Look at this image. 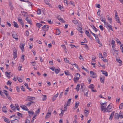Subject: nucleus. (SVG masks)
I'll return each mask as SVG.
<instances>
[{"instance_id":"nucleus-1","label":"nucleus","mask_w":123,"mask_h":123,"mask_svg":"<svg viewBox=\"0 0 123 123\" xmlns=\"http://www.w3.org/2000/svg\"><path fill=\"white\" fill-rule=\"evenodd\" d=\"M107 105L106 102L101 104V111H103L104 112H106L107 108L106 107Z\"/></svg>"},{"instance_id":"nucleus-2","label":"nucleus","mask_w":123,"mask_h":123,"mask_svg":"<svg viewBox=\"0 0 123 123\" xmlns=\"http://www.w3.org/2000/svg\"><path fill=\"white\" fill-rule=\"evenodd\" d=\"M75 76V77H74V82L76 83L77 81L79 79L80 75L79 73H77L76 74Z\"/></svg>"},{"instance_id":"nucleus-3","label":"nucleus","mask_w":123,"mask_h":123,"mask_svg":"<svg viewBox=\"0 0 123 123\" xmlns=\"http://www.w3.org/2000/svg\"><path fill=\"white\" fill-rule=\"evenodd\" d=\"M12 36L15 39L16 41L18 40V38L17 34L15 31L13 32V33L12 34Z\"/></svg>"},{"instance_id":"nucleus-4","label":"nucleus","mask_w":123,"mask_h":123,"mask_svg":"<svg viewBox=\"0 0 123 123\" xmlns=\"http://www.w3.org/2000/svg\"><path fill=\"white\" fill-rule=\"evenodd\" d=\"M49 26L47 25H44L42 27V28L44 29L43 30L45 32L46 31H47L49 29Z\"/></svg>"},{"instance_id":"nucleus-5","label":"nucleus","mask_w":123,"mask_h":123,"mask_svg":"<svg viewBox=\"0 0 123 123\" xmlns=\"http://www.w3.org/2000/svg\"><path fill=\"white\" fill-rule=\"evenodd\" d=\"M20 106L21 108L24 110L27 111L29 110V109H28L27 107L24 105H22Z\"/></svg>"},{"instance_id":"nucleus-6","label":"nucleus","mask_w":123,"mask_h":123,"mask_svg":"<svg viewBox=\"0 0 123 123\" xmlns=\"http://www.w3.org/2000/svg\"><path fill=\"white\" fill-rule=\"evenodd\" d=\"M13 58L15 59L17 57V51L16 49H14L13 51Z\"/></svg>"},{"instance_id":"nucleus-7","label":"nucleus","mask_w":123,"mask_h":123,"mask_svg":"<svg viewBox=\"0 0 123 123\" xmlns=\"http://www.w3.org/2000/svg\"><path fill=\"white\" fill-rule=\"evenodd\" d=\"M25 45V44L24 43H21L20 45V47L22 51H24V46Z\"/></svg>"},{"instance_id":"nucleus-8","label":"nucleus","mask_w":123,"mask_h":123,"mask_svg":"<svg viewBox=\"0 0 123 123\" xmlns=\"http://www.w3.org/2000/svg\"><path fill=\"white\" fill-rule=\"evenodd\" d=\"M27 99H26V101H31V100H33L34 99H35L34 97L30 96H28L27 98Z\"/></svg>"},{"instance_id":"nucleus-9","label":"nucleus","mask_w":123,"mask_h":123,"mask_svg":"<svg viewBox=\"0 0 123 123\" xmlns=\"http://www.w3.org/2000/svg\"><path fill=\"white\" fill-rule=\"evenodd\" d=\"M35 103V102L33 101H30L28 103L26 104V105L28 106H29Z\"/></svg>"},{"instance_id":"nucleus-10","label":"nucleus","mask_w":123,"mask_h":123,"mask_svg":"<svg viewBox=\"0 0 123 123\" xmlns=\"http://www.w3.org/2000/svg\"><path fill=\"white\" fill-rule=\"evenodd\" d=\"M90 73L91 74H92L93 75L92 76L93 78H96L97 76L96 74L95 73H94L92 71H91L90 72Z\"/></svg>"},{"instance_id":"nucleus-11","label":"nucleus","mask_w":123,"mask_h":123,"mask_svg":"<svg viewBox=\"0 0 123 123\" xmlns=\"http://www.w3.org/2000/svg\"><path fill=\"white\" fill-rule=\"evenodd\" d=\"M112 107L109 104L108 105L107 108L106 112H111V111L110 110V109H111Z\"/></svg>"},{"instance_id":"nucleus-12","label":"nucleus","mask_w":123,"mask_h":123,"mask_svg":"<svg viewBox=\"0 0 123 123\" xmlns=\"http://www.w3.org/2000/svg\"><path fill=\"white\" fill-rule=\"evenodd\" d=\"M18 20L20 24H23V23H24V22L21 18H20V17L18 18Z\"/></svg>"},{"instance_id":"nucleus-13","label":"nucleus","mask_w":123,"mask_h":123,"mask_svg":"<svg viewBox=\"0 0 123 123\" xmlns=\"http://www.w3.org/2000/svg\"><path fill=\"white\" fill-rule=\"evenodd\" d=\"M114 113H115V111H114L113 112H112L111 113V114L110 115V117L109 118V119L110 120H112V118H113V116H114Z\"/></svg>"},{"instance_id":"nucleus-14","label":"nucleus","mask_w":123,"mask_h":123,"mask_svg":"<svg viewBox=\"0 0 123 123\" xmlns=\"http://www.w3.org/2000/svg\"><path fill=\"white\" fill-rule=\"evenodd\" d=\"M25 20L28 22V23L30 24H32V21L31 20L29 19L28 17H27L26 18Z\"/></svg>"},{"instance_id":"nucleus-15","label":"nucleus","mask_w":123,"mask_h":123,"mask_svg":"<svg viewBox=\"0 0 123 123\" xmlns=\"http://www.w3.org/2000/svg\"><path fill=\"white\" fill-rule=\"evenodd\" d=\"M61 33V31L60 30L58 29H56V35H59Z\"/></svg>"},{"instance_id":"nucleus-16","label":"nucleus","mask_w":123,"mask_h":123,"mask_svg":"<svg viewBox=\"0 0 123 123\" xmlns=\"http://www.w3.org/2000/svg\"><path fill=\"white\" fill-rule=\"evenodd\" d=\"M101 72L103 74H104L105 76H108V74L106 71L102 70H101Z\"/></svg>"},{"instance_id":"nucleus-17","label":"nucleus","mask_w":123,"mask_h":123,"mask_svg":"<svg viewBox=\"0 0 123 123\" xmlns=\"http://www.w3.org/2000/svg\"><path fill=\"white\" fill-rule=\"evenodd\" d=\"M116 60L117 61L119 62V66H121L122 64V61L120 59H117Z\"/></svg>"},{"instance_id":"nucleus-18","label":"nucleus","mask_w":123,"mask_h":123,"mask_svg":"<svg viewBox=\"0 0 123 123\" xmlns=\"http://www.w3.org/2000/svg\"><path fill=\"white\" fill-rule=\"evenodd\" d=\"M51 113H48V112L47 114L46 115L45 117L46 119L48 118H49L51 116Z\"/></svg>"},{"instance_id":"nucleus-19","label":"nucleus","mask_w":123,"mask_h":123,"mask_svg":"<svg viewBox=\"0 0 123 123\" xmlns=\"http://www.w3.org/2000/svg\"><path fill=\"white\" fill-rule=\"evenodd\" d=\"M114 118L115 119H118L119 118V114L116 113L115 114Z\"/></svg>"},{"instance_id":"nucleus-20","label":"nucleus","mask_w":123,"mask_h":123,"mask_svg":"<svg viewBox=\"0 0 123 123\" xmlns=\"http://www.w3.org/2000/svg\"><path fill=\"white\" fill-rule=\"evenodd\" d=\"M11 107L12 110H13L14 111H15L16 107L15 106H14L12 104L11 105Z\"/></svg>"},{"instance_id":"nucleus-21","label":"nucleus","mask_w":123,"mask_h":123,"mask_svg":"<svg viewBox=\"0 0 123 123\" xmlns=\"http://www.w3.org/2000/svg\"><path fill=\"white\" fill-rule=\"evenodd\" d=\"M11 122L12 123H19V121L16 119L11 121Z\"/></svg>"},{"instance_id":"nucleus-22","label":"nucleus","mask_w":123,"mask_h":123,"mask_svg":"<svg viewBox=\"0 0 123 123\" xmlns=\"http://www.w3.org/2000/svg\"><path fill=\"white\" fill-rule=\"evenodd\" d=\"M67 105L66 104H65L64 105V107L63 109V110H62V111H65L67 110Z\"/></svg>"},{"instance_id":"nucleus-23","label":"nucleus","mask_w":123,"mask_h":123,"mask_svg":"<svg viewBox=\"0 0 123 123\" xmlns=\"http://www.w3.org/2000/svg\"><path fill=\"white\" fill-rule=\"evenodd\" d=\"M94 86L93 84H91L89 86V88L92 89L94 88Z\"/></svg>"},{"instance_id":"nucleus-24","label":"nucleus","mask_w":123,"mask_h":123,"mask_svg":"<svg viewBox=\"0 0 123 123\" xmlns=\"http://www.w3.org/2000/svg\"><path fill=\"white\" fill-rule=\"evenodd\" d=\"M105 77L104 76L102 77H100V80L101 82L103 83H104V80L105 79Z\"/></svg>"},{"instance_id":"nucleus-25","label":"nucleus","mask_w":123,"mask_h":123,"mask_svg":"<svg viewBox=\"0 0 123 123\" xmlns=\"http://www.w3.org/2000/svg\"><path fill=\"white\" fill-rule=\"evenodd\" d=\"M71 98H70L68 100V101L67 103L66 104L68 106L70 105V104L71 102Z\"/></svg>"},{"instance_id":"nucleus-26","label":"nucleus","mask_w":123,"mask_h":123,"mask_svg":"<svg viewBox=\"0 0 123 123\" xmlns=\"http://www.w3.org/2000/svg\"><path fill=\"white\" fill-rule=\"evenodd\" d=\"M13 23H14V27L16 28H18V25L16 22H15V21H14L13 22Z\"/></svg>"},{"instance_id":"nucleus-27","label":"nucleus","mask_w":123,"mask_h":123,"mask_svg":"<svg viewBox=\"0 0 123 123\" xmlns=\"http://www.w3.org/2000/svg\"><path fill=\"white\" fill-rule=\"evenodd\" d=\"M60 71V69L59 68L57 69H55V72L56 74H58L59 72Z\"/></svg>"},{"instance_id":"nucleus-28","label":"nucleus","mask_w":123,"mask_h":123,"mask_svg":"<svg viewBox=\"0 0 123 123\" xmlns=\"http://www.w3.org/2000/svg\"><path fill=\"white\" fill-rule=\"evenodd\" d=\"M89 30L90 31V32L91 33V34L95 37L96 39V38H98L97 35H96L95 34L92 33L90 29Z\"/></svg>"},{"instance_id":"nucleus-29","label":"nucleus","mask_w":123,"mask_h":123,"mask_svg":"<svg viewBox=\"0 0 123 123\" xmlns=\"http://www.w3.org/2000/svg\"><path fill=\"white\" fill-rule=\"evenodd\" d=\"M6 106L2 108V111L3 112H6L7 111L6 110Z\"/></svg>"},{"instance_id":"nucleus-30","label":"nucleus","mask_w":123,"mask_h":123,"mask_svg":"<svg viewBox=\"0 0 123 123\" xmlns=\"http://www.w3.org/2000/svg\"><path fill=\"white\" fill-rule=\"evenodd\" d=\"M85 33L86 35L89 37H90V34L89 32L87 30L86 31Z\"/></svg>"},{"instance_id":"nucleus-31","label":"nucleus","mask_w":123,"mask_h":123,"mask_svg":"<svg viewBox=\"0 0 123 123\" xmlns=\"http://www.w3.org/2000/svg\"><path fill=\"white\" fill-rule=\"evenodd\" d=\"M10 72L8 73L7 72H5L6 75L8 77H10Z\"/></svg>"},{"instance_id":"nucleus-32","label":"nucleus","mask_w":123,"mask_h":123,"mask_svg":"<svg viewBox=\"0 0 123 123\" xmlns=\"http://www.w3.org/2000/svg\"><path fill=\"white\" fill-rule=\"evenodd\" d=\"M36 25L38 27L40 28L41 26L42 25L40 23H37L36 24Z\"/></svg>"},{"instance_id":"nucleus-33","label":"nucleus","mask_w":123,"mask_h":123,"mask_svg":"<svg viewBox=\"0 0 123 123\" xmlns=\"http://www.w3.org/2000/svg\"><path fill=\"white\" fill-rule=\"evenodd\" d=\"M5 119H4V120L5 122L7 123H9L10 122L9 120L7 118L5 117Z\"/></svg>"},{"instance_id":"nucleus-34","label":"nucleus","mask_w":123,"mask_h":123,"mask_svg":"<svg viewBox=\"0 0 123 123\" xmlns=\"http://www.w3.org/2000/svg\"><path fill=\"white\" fill-rule=\"evenodd\" d=\"M100 19L104 23L105 22V18H104L103 17H101L100 18Z\"/></svg>"},{"instance_id":"nucleus-35","label":"nucleus","mask_w":123,"mask_h":123,"mask_svg":"<svg viewBox=\"0 0 123 123\" xmlns=\"http://www.w3.org/2000/svg\"><path fill=\"white\" fill-rule=\"evenodd\" d=\"M81 33H82L83 32L82 31V28L81 27H79L77 29Z\"/></svg>"},{"instance_id":"nucleus-36","label":"nucleus","mask_w":123,"mask_h":123,"mask_svg":"<svg viewBox=\"0 0 123 123\" xmlns=\"http://www.w3.org/2000/svg\"><path fill=\"white\" fill-rule=\"evenodd\" d=\"M43 96V100H45L46 99V95H42Z\"/></svg>"},{"instance_id":"nucleus-37","label":"nucleus","mask_w":123,"mask_h":123,"mask_svg":"<svg viewBox=\"0 0 123 123\" xmlns=\"http://www.w3.org/2000/svg\"><path fill=\"white\" fill-rule=\"evenodd\" d=\"M115 18L116 19V21L118 23H120V22L119 21V18L118 17H115Z\"/></svg>"},{"instance_id":"nucleus-38","label":"nucleus","mask_w":123,"mask_h":123,"mask_svg":"<svg viewBox=\"0 0 123 123\" xmlns=\"http://www.w3.org/2000/svg\"><path fill=\"white\" fill-rule=\"evenodd\" d=\"M24 56L25 55H22V56L21 57V59L22 60H21V61H22V62H23L24 60Z\"/></svg>"},{"instance_id":"nucleus-39","label":"nucleus","mask_w":123,"mask_h":123,"mask_svg":"<svg viewBox=\"0 0 123 123\" xmlns=\"http://www.w3.org/2000/svg\"><path fill=\"white\" fill-rule=\"evenodd\" d=\"M65 74L67 75H69V73L68 70H66L64 72Z\"/></svg>"},{"instance_id":"nucleus-40","label":"nucleus","mask_w":123,"mask_h":123,"mask_svg":"<svg viewBox=\"0 0 123 123\" xmlns=\"http://www.w3.org/2000/svg\"><path fill=\"white\" fill-rule=\"evenodd\" d=\"M80 86V85H79V84H78L77 85V86H76V89L77 91L78 92V91L79 90Z\"/></svg>"},{"instance_id":"nucleus-41","label":"nucleus","mask_w":123,"mask_h":123,"mask_svg":"<svg viewBox=\"0 0 123 123\" xmlns=\"http://www.w3.org/2000/svg\"><path fill=\"white\" fill-rule=\"evenodd\" d=\"M37 13L38 14H41V11L40 9H38L37 11Z\"/></svg>"},{"instance_id":"nucleus-42","label":"nucleus","mask_w":123,"mask_h":123,"mask_svg":"<svg viewBox=\"0 0 123 123\" xmlns=\"http://www.w3.org/2000/svg\"><path fill=\"white\" fill-rule=\"evenodd\" d=\"M11 10H13V7L12 4H10V5L9 6Z\"/></svg>"},{"instance_id":"nucleus-43","label":"nucleus","mask_w":123,"mask_h":123,"mask_svg":"<svg viewBox=\"0 0 123 123\" xmlns=\"http://www.w3.org/2000/svg\"><path fill=\"white\" fill-rule=\"evenodd\" d=\"M88 89H87L86 88L84 90V93H88Z\"/></svg>"},{"instance_id":"nucleus-44","label":"nucleus","mask_w":123,"mask_h":123,"mask_svg":"<svg viewBox=\"0 0 123 123\" xmlns=\"http://www.w3.org/2000/svg\"><path fill=\"white\" fill-rule=\"evenodd\" d=\"M108 20L109 21V22L110 23H111L112 22V18H110L109 17H108Z\"/></svg>"},{"instance_id":"nucleus-45","label":"nucleus","mask_w":123,"mask_h":123,"mask_svg":"<svg viewBox=\"0 0 123 123\" xmlns=\"http://www.w3.org/2000/svg\"><path fill=\"white\" fill-rule=\"evenodd\" d=\"M79 102L78 103L76 102L75 103V107H76V108H77V107L79 106Z\"/></svg>"},{"instance_id":"nucleus-46","label":"nucleus","mask_w":123,"mask_h":123,"mask_svg":"<svg viewBox=\"0 0 123 123\" xmlns=\"http://www.w3.org/2000/svg\"><path fill=\"white\" fill-rule=\"evenodd\" d=\"M123 113H122V114H121L120 113H119V117L121 118H123Z\"/></svg>"},{"instance_id":"nucleus-47","label":"nucleus","mask_w":123,"mask_h":123,"mask_svg":"<svg viewBox=\"0 0 123 123\" xmlns=\"http://www.w3.org/2000/svg\"><path fill=\"white\" fill-rule=\"evenodd\" d=\"M72 22L75 24H76L78 23V22L76 20H73Z\"/></svg>"},{"instance_id":"nucleus-48","label":"nucleus","mask_w":123,"mask_h":123,"mask_svg":"<svg viewBox=\"0 0 123 123\" xmlns=\"http://www.w3.org/2000/svg\"><path fill=\"white\" fill-rule=\"evenodd\" d=\"M123 106V103H122L119 105V108L120 109H122V108Z\"/></svg>"},{"instance_id":"nucleus-49","label":"nucleus","mask_w":123,"mask_h":123,"mask_svg":"<svg viewBox=\"0 0 123 123\" xmlns=\"http://www.w3.org/2000/svg\"><path fill=\"white\" fill-rule=\"evenodd\" d=\"M93 27L92 28L93 29L95 30L96 32L98 30V29L96 28L93 25Z\"/></svg>"},{"instance_id":"nucleus-50","label":"nucleus","mask_w":123,"mask_h":123,"mask_svg":"<svg viewBox=\"0 0 123 123\" xmlns=\"http://www.w3.org/2000/svg\"><path fill=\"white\" fill-rule=\"evenodd\" d=\"M64 60L65 62L68 63H69V61L67 59V58H64Z\"/></svg>"},{"instance_id":"nucleus-51","label":"nucleus","mask_w":123,"mask_h":123,"mask_svg":"<svg viewBox=\"0 0 123 123\" xmlns=\"http://www.w3.org/2000/svg\"><path fill=\"white\" fill-rule=\"evenodd\" d=\"M17 79H18V81H19V82H21L22 81V79L21 78H20L19 77Z\"/></svg>"},{"instance_id":"nucleus-52","label":"nucleus","mask_w":123,"mask_h":123,"mask_svg":"<svg viewBox=\"0 0 123 123\" xmlns=\"http://www.w3.org/2000/svg\"><path fill=\"white\" fill-rule=\"evenodd\" d=\"M20 87L22 91H25V88L23 86H21Z\"/></svg>"},{"instance_id":"nucleus-53","label":"nucleus","mask_w":123,"mask_h":123,"mask_svg":"<svg viewBox=\"0 0 123 123\" xmlns=\"http://www.w3.org/2000/svg\"><path fill=\"white\" fill-rule=\"evenodd\" d=\"M12 82L10 81V80H8V82L7 83V85H9L10 86L11 85Z\"/></svg>"},{"instance_id":"nucleus-54","label":"nucleus","mask_w":123,"mask_h":123,"mask_svg":"<svg viewBox=\"0 0 123 123\" xmlns=\"http://www.w3.org/2000/svg\"><path fill=\"white\" fill-rule=\"evenodd\" d=\"M108 26L109 28L111 30L113 31L112 28V27L110 25H108Z\"/></svg>"},{"instance_id":"nucleus-55","label":"nucleus","mask_w":123,"mask_h":123,"mask_svg":"<svg viewBox=\"0 0 123 123\" xmlns=\"http://www.w3.org/2000/svg\"><path fill=\"white\" fill-rule=\"evenodd\" d=\"M123 45H120V49L122 51V52L123 53Z\"/></svg>"},{"instance_id":"nucleus-56","label":"nucleus","mask_w":123,"mask_h":123,"mask_svg":"<svg viewBox=\"0 0 123 123\" xmlns=\"http://www.w3.org/2000/svg\"><path fill=\"white\" fill-rule=\"evenodd\" d=\"M40 109L39 108L38 110L35 112V113H36L38 114L40 111Z\"/></svg>"},{"instance_id":"nucleus-57","label":"nucleus","mask_w":123,"mask_h":123,"mask_svg":"<svg viewBox=\"0 0 123 123\" xmlns=\"http://www.w3.org/2000/svg\"><path fill=\"white\" fill-rule=\"evenodd\" d=\"M29 114H31L32 115H33L34 114V112L32 111H28Z\"/></svg>"},{"instance_id":"nucleus-58","label":"nucleus","mask_w":123,"mask_h":123,"mask_svg":"<svg viewBox=\"0 0 123 123\" xmlns=\"http://www.w3.org/2000/svg\"><path fill=\"white\" fill-rule=\"evenodd\" d=\"M45 2L47 5H49L50 4L48 1V0H45Z\"/></svg>"},{"instance_id":"nucleus-59","label":"nucleus","mask_w":123,"mask_h":123,"mask_svg":"<svg viewBox=\"0 0 123 123\" xmlns=\"http://www.w3.org/2000/svg\"><path fill=\"white\" fill-rule=\"evenodd\" d=\"M68 88L66 89V90L65 91V92L64 93V94L65 95H66L67 93V92L68 91Z\"/></svg>"},{"instance_id":"nucleus-60","label":"nucleus","mask_w":123,"mask_h":123,"mask_svg":"<svg viewBox=\"0 0 123 123\" xmlns=\"http://www.w3.org/2000/svg\"><path fill=\"white\" fill-rule=\"evenodd\" d=\"M99 27L100 29L101 30H103L104 28L103 26L102 25H100L99 26Z\"/></svg>"},{"instance_id":"nucleus-61","label":"nucleus","mask_w":123,"mask_h":123,"mask_svg":"<svg viewBox=\"0 0 123 123\" xmlns=\"http://www.w3.org/2000/svg\"><path fill=\"white\" fill-rule=\"evenodd\" d=\"M99 58H104L102 56V53H101L100 54H99Z\"/></svg>"},{"instance_id":"nucleus-62","label":"nucleus","mask_w":123,"mask_h":123,"mask_svg":"<svg viewBox=\"0 0 123 123\" xmlns=\"http://www.w3.org/2000/svg\"><path fill=\"white\" fill-rule=\"evenodd\" d=\"M16 89L18 92H19L20 90V88L18 86H17L16 87Z\"/></svg>"},{"instance_id":"nucleus-63","label":"nucleus","mask_w":123,"mask_h":123,"mask_svg":"<svg viewBox=\"0 0 123 123\" xmlns=\"http://www.w3.org/2000/svg\"><path fill=\"white\" fill-rule=\"evenodd\" d=\"M69 4H70L71 5H73V6H74V3L73 2H72V1H70L69 3Z\"/></svg>"},{"instance_id":"nucleus-64","label":"nucleus","mask_w":123,"mask_h":123,"mask_svg":"<svg viewBox=\"0 0 123 123\" xmlns=\"http://www.w3.org/2000/svg\"><path fill=\"white\" fill-rule=\"evenodd\" d=\"M30 121L28 119H26L25 120V123H29Z\"/></svg>"}]
</instances>
